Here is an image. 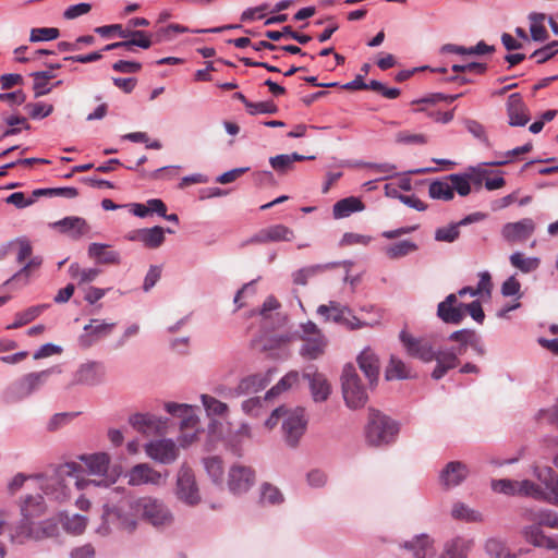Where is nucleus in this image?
<instances>
[{
    "instance_id": "obj_1",
    "label": "nucleus",
    "mask_w": 558,
    "mask_h": 558,
    "mask_svg": "<svg viewBox=\"0 0 558 558\" xmlns=\"http://www.w3.org/2000/svg\"><path fill=\"white\" fill-rule=\"evenodd\" d=\"M34 480L46 496L60 502L70 499L73 488L84 490L90 484H96L95 480L84 477L83 465L75 461L60 464L50 476H37Z\"/></svg>"
},
{
    "instance_id": "obj_2",
    "label": "nucleus",
    "mask_w": 558,
    "mask_h": 558,
    "mask_svg": "<svg viewBox=\"0 0 558 558\" xmlns=\"http://www.w3.org/2000/svg\"><path fill=\"white\" fill-rule=\"evenodd\" d=\"M530 520L534 523L524 527L525 541L558 554V514L549 510H538L530 513Z\"/></svg>"
},
{
    "instance_id": "obj_3",
    "label": "nucleus",
    "mask_w": 558,
    "mask_h": 558,
    "mask_svg": "<svg viewBox=\"0 0 558 558\" xmlns=\"http://www.w3.org/2000/svg\"><path fill=\"white\" fill-rule=\"evenodd\" d=\"M136 499L130 497L121 500L117 505H104L102 523L98 526L96 532L99 535H108L112 526L122 532L132 533L137 529L141 520V512L137 509H128L129 505Z\"/></svg>"
},
{
    "instance_id": "obj_4",
    "label": "nucleus",
    "mask_w": 558,
    "mask_h": 558,
    "mask_svg": "<svg viewBox=\"0 0 558 558\" xmlns=\"http://www.w3.org/2000/svg\"><path fill=\"white\" fill-rule=\"evenodd\" d=\"M21 520L8 529V538L13 545H23L35 542L34 517H39L45 511V502L41 496H26L20 506Z\"/></svg>"
},
{
    "instance_id": "obj_5",
    "label": "nucleus",
    "mask_w": 558,
    "mask_h": 558,
    "mask_svg": "<svg viewBox=\"0 0 558 558\" xmlns=\"http://www.w3.org/2000/svg\"><path fill=\"white\" fill-rule=\"evenodd\" d=\"M534 474L544 488L529 480L517 481V495L547 499L558 505V475L551 468H535Z\"/></svg>"
},
{
    "instance_id": "obj_6",
    "label": "nucleus",
    "mask_w": 558,
    "mask_h": 558,
    "mask_svg": "<svg viewBox=\"0 0 558 558\" xmlns=\"http://www.w3.org/2000/svg\"><path fill=\"white\" fill-rule=\"evenodd\" d=\"M398 433L399 425L396 421L377 410H369L365 427V440L369 446H387L395 441Z\"/></svg>"
},
{
    "instance_id": "obj_7",
    "label": "nucleus",
    "mask_w": 558,
    "mask_h": 558,
    "mask_svg": "<svg viewBox=\"0 0 558 558\" xmlns=\"http://www.w3.org/2000/svg\"><path fill=\"white\" fill-rule=\"evenodd\" d=\"M128 509L140 510L141 519L155 527H166L173 522V515L167 505L151 496L136 497Z\"/></svg>"
},
{
    "instance_id": "obj_8",
    "label": "nucleus",
    "mask_w": 558,
    "mask_h": 558,
    "mask_svg": "<svg viewBox=\"0 0 558 558\" xmlns=\"http://www.w3.org/2000/svg\"><path fill=\"white\" fill-rule=\"evenodd\" d=\"M299 338L303 342L300 354L304 359L316 360L325 354L328 339L314 322L300 325Z\"/></svg>"
},
{
    "instance_id": "obj_9",
    "label": "nucleus",
    "mask_w": 558,
    "mask_h": 558,
    "mask_svg": "<svg viewBox=\"0 0 558 558\" xmlns=\"http://www.w3.org/2000/svg\"><path fill=\"white\" fill-rule=\"evenodd\" d=\"M341 386L343 399L349 408L360 409L366 404L367 392L353 364H347L343 367Z\"/></svg>"
},
{
    "instance_id": "obj_10",
    "label": "nucleus",
    "mask_w": 558,
    "mask_h": 558,
    "mask_svg": "<svg viewBox=\"0 0 558 558\" xmlns=\"http://www.w3.org/2000/svg\"><path fill=\"white\" fill-rule=\"evenodd\" d=\"M49 375L50 371L26 374L7 387L2 396L3 401L15 403L27 398L46 383Z\"/></svg>"
},
{
    "instance_id": "obj_11",
    "label": "nucleus",
    "mask_w": 558,
    "mask_h": 558,
    "mask_svg": "<svg viewBox=\"0 0 558 558\" xmlns=\"http://www.w3.org/2000/svg\"><path fill=\"white\" fill-rule=\"evenodd\" d=\"M78 460L83 463L87 473L92 476H104L101 481H95V486H110L114 484L120 475L119 472L108 474L111 464V457L107 452H95L78 456Z\"/></svg>"
},
{
    "instance_id": "obj_12",
    "label": "nucleus",
    "mask_w": 558,
    "mask_h": 558,
    "mask_svg": "<svg viewBox=\"0 0 558 558\" xmlns=\"http://www.w3.org/2000/svg\"><path fill=\"white\" fill-rule=\"evenodd\" d=\"M306 427L307 418L303 408L284 409L281 429L288 446L296 447L305 434Z\"/></svg>"
},
{
    "instance_id": "obj_13",
    "label": "nucleus",
    "mask_w": 558,
    "mask_h": 558,
    "mask_svg": "<svg viewBox=\"0 0 558 558\" xmlns=\"http://www.w3.org/2000/svg\"><path fill=\"white\" fill-rule=\"evenodd\" d=\"M177 497L189 506H196L201 501V494L193 470L182 464L177 475Z\"/></svg>"
},
{
    "instance_id": "obj_14",
    "label": "nucleus",
    "mask_w": 558,
    "mask_h": 558,
    "mask_svg": "<svg viewBox=\"0 0 558 558\" xmlns=\"http://www.w3.org/2000/svg\"><path fill=\"white\" fill-rule=\"evenodd\" d=\"M125 478L129 486L138 487L143 485L162 486L167 482L168 473H161L148 463H138L132 466Z\"/></svg>"
},
{
    "instance_id": "obj_15",
    "label": "nucleus",
    "mask_w": 558,
    "mask_h": 558,
    "mask_svg": "<svg viewBox=\"0 0 558 558\" xmlns=\"http://www.w3.org/2000/svg\"><path fill=\"white\" fill-rule=\"evenodd\" d=\"M107 368L102 362L87 361L73 373L71 384L74 386L96 387L105 383Z\"/></svg>"
},
{
    "instance_id": "obj_16",
    "label": "nucleus",
    "mask_w": 558,
    "mask_h": 558,
    "mask_svg": "<svg viewBox=\"0 0 558 558\" xmlns=\"http://www.w3.org/2000/svg\"><path fill=\"white\" fill-rule=\"evenodd\" d=\"M317 314L324 318L325 322L332 320L333 323L343 325L349 329H357L364 326L354 315L349 307L342 306L336 301H330L328 304H323L317 307Z\"/></svg>"
},
{
    "instance_id": "obj_17",
    "label": "nucleus",
    "mask_w": 558,
    "mask_h": 558,
    "mask_svg": "<svg viewBox=\"0 0 558 558\" xmlns=\"http://www.w3.org/2000/svg\"><path fill=\"white\" fill-rule=\"evenodd\" d=\"M535 230L536 223L532 218H522L505 223L500 229V235L510 245L522 244L534 234Z\"/></svg>"
},
{
    "instance_id": "obj_18",
    "label": "nucleus",
    "mask_w": 558,
    "mask_h": 558,
    "mask_svg": "<svg viewBox=\"0 0 558 558\" xmlns=\"http://www.w3.org/2000/svg\"><path fill=\"white\" fill-rule=\"evenodd\" d=\"M144 449L148 458L161 464H170L179 456V448L172 439L151 440L145 444Z\"/></svg>"
},
{
    "instance_id": "obj_19",
    "label": "nucleus",
    "mask_w": 558,
    "mask_h": 558,
    "mask_svg": "<svg viewBox=\"0 0 558 558\" xmlns=\"http://www.w3.org/2000/svg\"><path fill=\"white\" fill-rule=\"evenodd\" d=\"M166 230L162 227L155 226L151 228L135 229L125 234V240L130 242H140L147 248H158L165 242ZM168 233H173L171 229H167Z\"/></svg>"
},
{
    "instance_id": "obj_20",
    "label": "nucleus",
    "mask_w": 558,
    "mask_h": 558,
    "mask_svg": "<svg viewBox=\"0 0 558 558\" xmlns=\"http://www.w3.org/2000/svg\"><path fill=\"white\" fill-rule=\"evenodd\" d=\"M255 481V473L250 466L235 464L228 474L229 489L234 494L247 492Z\"/></svg>"
},
{
    "instance_id": "obj_21",
    "label": "nucleus",
    "mask_w": 558,
    "mask_h": 558,
    "mask_svg": "<svg viewBox=\"0 0 558 558\" xmlns=\"http://www.w3.org/2000/svg\"><path fill=\"white\" fill-rule=\"evenodd\" d=\"M400 339L409 355L420 359L423 362H430L435 357L432 344L425 339H417L402 331Z\"/></svg>"
},
{
    "instance_id": "obj_22",
    "label": "nucleus",
    "mask_w": 558,
    "mask_h": 558,
    "mask_svg": "<svg viewBox=\"0 0 558 558\" xmlns=\"http://www.w3.org/2000/svg\"><path fill=\"white\" fill-rule=\"evenodd\" d=\"M437 316L446 324H460L464 318V304L458 303L457 295L451 293L437 306Z\"/></svg>"
},
{
    "instance_id": "obj_23",
    "label": "nucleus",
    "mask_w": 558,
    "mask_h": 558,
    "mask_svg": "<svg viewBox=\"0 0 558 558\" xmlns=\"http://www.w3.org/2000/svg\"><path fill=\"white\" fill-rule=\"evenodd\" d=\"M50 227L73 240L81 239L82 236L86 235L90 230V227L88 226L87 221L84 218L77 216L65 217L61 220L50 223Z\"/></svg>"
},
{
    "instance_id": "obj_24",
    "label": "nucleus",
    "mask_w": 558,
    "mask_h": 558,
    "mask_svg": "<svg viewBox=\"0 0 558 558\" xmlns=\"http://www.w3.org/2000/svg\"><path fill=\"white\" fill-rule=\"evenodd\" d=\"M506 107L510 125L524 126L530 121L529 110L521 94H511L508 97Z\"/></svg>"
},
{
    "instance_id": "obj_25",
    "label": "nucleus",
    "mask_w": 558,
    "mask_h": 558,
    "mask_svg": "<svg viewBox=\"0 0 558 558\" xmlns=\"http://www.w3.org/2000/svg\"><path fill=\"white\" fill-rule=\"evenodd\" d=\"M130 423L138 432L146 435L162 433L167 427L166 418L147 413L134 414L133 416H131Z\"/></svg>"
},
{
    "instance_id": "obj_26",
    "label": "nucleus",
    "mask_w": 558,
    "mask_h": 558,
    "mask_svg": "<svg viewBox=\"0 0 558 558\" xmlns=\"http://www.w3.org/2000/svg\"><path fill=\"white\" fill-rule=\"evenodd\" d=\"M360 369L364 373L369 384L377 381L379 375V359L374 350L366 347L356 357Z\"/></svg>"
},
{
    "instance_id": "obj_27",
    "label": "nucleus",
    "mask_w": 558,
    "mask_h": 558,
    "mask_svg": "<svg viewBox=\"0 0 558 558\" xmlns=\"http://www.w3.org/2000/svg\"><path fill=\"white\" fill-rule=\"evenodd\" d=\"M458 354H462V348H460L458 352L446 350L435 353L434 360H436L437 365L432 373V377L438 380L442 378L449 369L457 367L459 364Z\"/></svg>"
},
{
    "instance_id": "obj_28",
    "label": "nucleus",
    "mask_w": 558,
    "mask_h": 558,
    "mask_svg": "<svg viewBox=\"0 0 558 558\" xmlns=\"http://www.w3.org/2000/svg\"><path fill=\"white\" fill-rule=\"evenodd\" d=\"M402 548L410 551L413 558H433L435 555L433 541L426 534L417 535L411 542H405Z\"/></svg>"
},
{
    "instance_id": "obj_29",
    "label": "nucleus",
    "mask_w": 558,
    "mask_h": 558,
    "mask_svg": "<svg viewBox=\"0 0 558 558\" xmlns=\"http://www.w3.org/2000/svg\"><path fill=\"white\" fill-rule=\"evenodd\" d=\"M304 378L310 381L311 393L315 402H323L328 399L331 393V386L323 374L317 372L313 374L305 373Z\"/></svg>"
},
{
    "instance_id": "obj_30",
    "label": "nucleus",
    "mask_w": 558,
    "mask_h": 558,
    "mask_svg": "<svg viewBox=\"0 0 558 558\" xmlns=\"http://www.w3.org/2000/svg\"><path fill=\"white\" fill-rule=\"evenodd\" d=\"M468 468L465 464L452 461L449 462L440 473V482L446 487L459 485L468 476Z\"/></svg>"
},
{
    "instance_id": "obj_31",
    "label": "nucleus",
    "mask_w": 558,
    "mask_h": 558,
    "mask_svg": "<svg viewBox=\"0 0 558 558\" xmlns=\"http://www.w3.org/2000/svg\"><path fill=\"white\" fill-rule=\"evenodd\" d=\"M165 409L168 413L182 418L181 428H195L198 418L194 414V408L186 403L167 402Z\"/></svg>"
},
{
    "instance_id": "obj_32",
    "label": "nucleus",
    "mask_w": 558,
    "mask_h": 558,
    "mask_svg": "<svg viewBox=\"0 0 558 558\" xmlns=\"http://www.w3.org/2000/svg\"><path fill=\"white\" fill-rule=\"evenodd\" d=\"M87 254L97 264L118 265L121 259L117 251L109 250V245L102 243L89 244Z\"/></svg>"
},
{
    "instance_id": "obj_33",
    "label": "nucleus",
    "mask_w": 558,
    "mask_h": 558,
    "mask_svg": "<svg viewBox=\"0 0 558 558\" xmlns=\"http://www.w3.org/2000/svg\"><path fill=\"white\" fill-rule=\"evenodd\" d=\"M294 232L284 225H274L259 231L255 240L257 242L292 241Z\"/></svg>"
},
{
    "instance_id": "obj_34",
    "label": "nucleus",
    "mask_w": 558,
    "mask_h": 558,
    "mask_svg": "<svg viewBox=\"0 0 558 558\" xmlns=\"http://www.w3.org/2000/svg\"><path fill=\"white\" fill-rule=\"evenodd\" d=\"M365 205L355 196H350L338 201L332 207V216L335 219L349 217L353 213L363 211Z\"/></svg>"
},
{
    "instance_id": "obj_35",
    "label": "nucleus",
    "mask_w": 558,
    "mask_h": 558,
    "mask_svg": "<svg viewBox=\"0 0 558 558\" xmlns=\"http://www.w3.org/2000/svg\"><path fill=\"white\" fill-rule=\"evenodd\" d=\"M428 195L433 199L451 201L454 197V193L452 191V184L450 180H448V175L432 181L428 186Z\"/></svg>"
},
{
    "instance_id": "obj_36",
    "label": "nucleus",
    "mask_w": 558,
    "mask_h": 558,
    "mask_svg": "<svg viewBox=\"0 0 558 558\" xmlns=\"http://www.w3.org/2000/svg\"><path fill=\"white\" fill-rule=\"evenodd\" d=\"M509 262L512 267L520 270L522 274H530L538 269L541 258L536 256H525L522 252H514L509 256Z\"/></svg>"
},
{
    "instance_id": "obj_37",
    "label": "nucleus",
    "mask_w": 558,
    "mask_h": 558,
    "mask_svg": "<svg viewBox=\"0 0 558 558\" xmlns=\"http://www.w3.org/2000/svg\"><path fill=\"white\" fill-rule=\"evenodd\" d=\"M474 546L472 538L456 537L448 542L445 547V554L451 558H468Z\"/></svg>"
},
{
    "instance_id": "obj_38",
    "label": "nucleus",
    "mask_w": 558,
    "mask_h": 558,
    "mask_svg": "<svg viewBox=\"0 0 558 558\" xmlns=\"http://www.w3.org/2000/svg\"><path fill=\"white\" fill-rule=\"evenodd\" d=\"M59 521L64 531L73 535L82 534L88 523V519L85 515L68 513H60Z\"/></svg>"
},
{
    "instance_id": "obj_39",
    "label": "nucleus",
    "mask_w": 558,
    "mask_h": 558,
    "mask_svg": "<svg viewBox=\"0 0 558 558\" xmlns=\"http://www.w3.org/2000/svg\"><path fill=\"white\" fill-rule=\"evenodd\" d=\"M43 264V258L39 256L31 257V259L21 268L16 274H14L5 283L12 282H21L22 286H25L29 282L34 272L39 269Z\"/></svg>"
},
{
    "instance_id": "obj_40",
    "label": "nucleus",
    "mask_w": 558,
    "mask_h": 558,
    "mask_svg": "<svg viewBox=\"0 0 558 558\" xmlns=\"http://www.w3.org/2000/svg\"><path fill=\"white\" fill-rule=\"evenodd\" d=\"M59 517L35 522V542L59 535Z\"/></svg>"
},
{
    "instance_id": "obj_41",
    "label": "nucleus",
    "mask_w": 558,
    "mask_h": 558,
    "mask_svg": "<svg viewBox=\"0 0 558 558\" xmlns=\"http://www.w3.org/2000/svg\"><path fill=\"white\" fill-rule=\"evenodd\" d=\"M451 517L454 520L464 521L469 523L483 521V514L478 510L472 509L463 502H457L453 505L451 509Z\"/></svg>"
},
{
    "instance_id": "obj_42",
    "label": "nucleus",
    "mask_w": 558,
    "mask_h": 558,
    "mask_svg": "<svg viewBox=\"0 0 558 558\" xmlns=\"http://www.w3.org/2000/svg\"><path fill=\"white\" fill-rule=\"evenodd\" d=\"M484 550L488 558H517L511 554L505 543L496 537L486 539Z\"/></svg>"
},
{
    "instance_id": "obj_43",
    "label": "nucleus",
    "mask_w": 558,
    "mask_h": 558,
    "mask_svg": "<svg viewBox=\"0 0 558 558\" xmlns=\"http://www.w3.org/2000/svg\"><path fill=\"white\" fill-rule=\"evenodd\" d=\"M100 274L98 268H82L77 263L69 266V275L77 280L78 284L93 282Z\"/></svg>"
},
{
    "instance_id": "obj_44",
    "label": "nucleus",
    "mask_w": 558,
    "mask_h": 558,
    "mask_svg": "<svg viewBox=\"0 0 558 558\" xmlns=\"http://www.w3.org/2000/svg\"><path fill=\"white\" fill-rule=\"evenodd\" d=\"M545 14L543 13H531L530 20V33L531 37L535 41H544L547 39L548 34L545 27Z\"/></svg>"
},
{
    "instance_id": "obj_45",
    "label": "nucleus",
    "mask_w": 558,
    "mask_h": 558,
    "mask_svg": "<svg viewBox=\"0 0 558 558\" xmlns=\"http://www.w3.org/2000/svg\"><path fill=\"white\" fill-rule=\"evenodd\" d=\"M300 380V375L296 371H291L287 373L278 383L276 386H274L270 390L266 393V399H269L271 397L278 396L283 391H287L294 386L298 385Z\"/></svg>"
},
{
    "instance_id": "obj_46",
    "label": "nucleus",
    "mask_w": 558,
    "mask_h": 558,
    "mask_svg": "<svg viewBox=\"0 0 558 558\" xmlns=\"http://www.w3.org/2000/svg\"><path fill=\"white\" fill-rule=\"evenodd\" d=\"M206 473L215 484H221L223 481V463L219 457H208L203 460Z\"/></svg>"
},
{
    "instance_id": "obj_47",
    "label": "nucleus",
    "mask_w": 558,
    "mask_h": 558,
    "mask_svg": "<svg viewBox=\"0 0 558 558\" xmlns=\"http://www.w3.org/2000/svg\"><path fill=\"white\" fill-rule=\"evenodd\" d=\"M416 250L417 245L414 242L403 240L385 247V254L391 259H397L407 256Z\"/></svg>"
},
{
    "instance_id": "obj_48",
    "label": "nucleus",
    "mask_w": 558,
    "mask_h": 558,
    "mask_svg": "<svg viewBox=\"0 0 558 558\" xmlns=\"http://www.w3.org/2000/svg\"><path fill=\"white\" fill-rule=\"evenodd\" d=\"M201 400L208 416L222 417L228 413L229 408L227 403L216 399L215 397L202 395Z\"/></svg>"
},
{
    "instance_id": "obj_49",
    "label": "nucleus",
    "mask_w": 558,
    "mask_h": 558,
    "mask_svg": "<svg viewBox=\"0 0 558 558\" xmlns=\"http://www.w3.org/2000/svg\"><path fill=\"white\" fill-rule=\"evenodd\" d=\"M385 376L388 380L405 379L411 377V373L403 361L392 356L386 368Z\"/></svg>"
},
{
    "instance_id": "obj_50",
    "label": "nucleus",
    "mask_w": 558,
    "mask_h": 558,
    "mask_svg": "<svg viewBox=\"0 0 558 558\" xmlns=\"http://www.w3.org/2000/svg\"><path fill=\"white\" fill-rule=\"evenodd\" d=\"M8 250H14L16 252V260L17 263H24L27 258L32 256L33 248L28 240L21 238L8 243L4 247L3 255Z\"/></svg>"
},
{
    "instance_id": "obj_51",
    "label": "nucleus",
    "mask_w": 558,
    "mask_h": 558,
    "mask_svg": "<svg viewBox=\"0 0 558 558\" xmlns=\"http://www.w3.org/2000/svg\"><path fill=\"white\" fill-rule=\"evenodd\" d=\"M265 36L271 40H280L281 38H292L300 43L301 45H305L311 40V36L294 32L291 28V26H284L281 32L267 31L265 33Z\"/></svg>"
},
{
    "instance_id": "obj_52",
    "label": "nucleus",
    "mask_w": 558,
    "mask_h": 558,
    "mask_svg": "<svg viewBox=\"0 0 558 558\" xmlns=\"http://www.w3.org/2000/svg\"><path fill=\"white\" fill-rule=\"evenodd\" d=\"M265 387V380L260 375H251L243 378L236 389L235 396H240L242 393L257 392L258 390Z\"/></svg>"
},
{
    "instance_id": "obj_53",
    "label": "nucleus",
    "mask_w": 558,
    "mask_h": 558,
    "mask_svg": "<svg viewBox=\"0 0 558 558\" xmlns=\"http://www.w3.org/2000/svg\"><path fill=\"white\" fill-rule=\"evenodd\" d=\"M253 437L252 428L248 424L243 423L240 427L230 435V446L235 454L241 456V445L245 439Z\"/></svg>"
},
{
    "instance_id": "obj_54",
    "label": "nucleus",
    "mask_w": 558,
    "mask_h": 558,
    "mask_svg": "<svg viewBox=\"0 0 558 558\" xmlns=\"http://www.w3.org/2000/svg\"><path fill=\"white\" fill-rule=\"evenodd\" d=\"M114 327V323L92 319L89 324L85 325L84 330L87 332V336L98 339L110 335Z\"/></svg>"
},
{
    "instance_id": "obj_55",
    "label": "nucleus",
    "mask_w": 558,
    "mask_h": 558,
    "mask_svg": "<svg viewBox=\"0 0 558 558\" xmlns=\"http://www.w3.org/2000/svg\"><path fill=\"white\" fill-rule=\"evenodd\" d=\"M448 180L452 184V191L457 192L460 196H468L471 193L470 180L465 173H453L448 175Z\"/></svg>"
},
{
    "instance_id": "obj_56",
    "label": "nucleus",
    "mask_w": 558,
    "mask_h": 558,
    "mask_svg": "<svg viewBox=\"0 0 558 558\" xmlns=\"http://www.w3.org/2000/svg\"><path fill=\"white\" fill-rule=\"evenodd\" d=\"M326 268L327 266L324 265H312L303 267L293 274V282L296 284L305 286L310 278L314 277L318 272H322Z\"/></svg>"
},
{
    "instance_id": "obj_57",
    "label": "nucleus",
    "mask_w": 558,
    "mask_h": 558,
    "mask_svg": "<svg viewBox=\"0 0 558 558\" xmlns=\"http://www.w3.org/2000/svg\"><path fill=\"white\" fill-rule=\"evenodd\" d=\"M59 36L60 32L56 27L33 28L29 34V41H50L57 39Z\"/></svg>"
},
{
    "instance_id": "obj_58",
    "label": "nucleus",
    "mask_w": 558,
    "mask_h": 558,
    "mask_svg": "<svg viewBox=\"0 0 558 558\" xmlns=\"http://www.w3.org/2000/svg\"><path fill=\"white\" fill-rule=\"evenodd\" d=\"M168 26H169L170 33H179V34L189 33V32L195 33V34H204V33L217 34V33H221L226 29L239 27L238 25H225V26H218V27H211V28L190 29L189 27L180 25V24H170Z\"/></svg>"
},
{
    "instance_id": "obj_59",
    "label": "nucleus",
    "mask_w": 558,
    "mask_h": 558,
    "mask_svg": "<svg viewBox=\"0 0 558 558\" xmlns=\"http://www.w3.org/2000/svg\"><path fill=\"white\" fill-rule=\"evenodd\" d=\"M283 500V496L280 490L270 485L263 484L260 488V501L263 504L276 505Z\"/></svg>"
},
{
    "instance_id": "obj_60",
    "label": "nucleus",
    "mask_w": 558,
    "mask_h": 558,
    "mask_svg": "<svg viewBox=\"0 0 558 558\" xmlns=\"http://www.w3.org/2000/svg\"><path fill=\"white\" fill-rule=\"evenodd\" d=\"M25 109L32 119H44L51 114L53 106L45 102H29Z\"/></svg>"
},
{
    "instance_id": "obj_61",
    "label": "nucleus",
    "mask_w": 558,
    "mask_h": 558,
    "mask_svg": "<svg viewBox=\"0 0 558 558\" xmlns=\"http://www.w3.org/2000/svg\"><path fill=\"white\" fill-rule=\"evenodd\" d=\"M490 162L478 165L477 167H470L465 173L468 179L470 180V184H474L477 187H481L483 182L485 183V179L488 175V171L485 166H488Z\"/></svg>"
},
{
    "instance_id": "obj_62",
    "label": "nucleus",
    "mask_w": 558,
    "mask_h": 558,
    "mask_svg": "<svg viewBox=\"0 0 558 558\" xmlns=\"http://www.w3.org/2000/svg\"><path fill=\"white\" fill-rule=\"evenodd\" d=\"M460 234V231H459V225H450V226H447V227H441V228H438L436 231H435V240L438 241V242H448V243H451L453 242L454 240L458 239Z\"/></svg>"
},
{
    "instance_id": "obj_63",
    "label": "nucleus",
    "mask_w": 558,
    "mask_h": 558,
    "mask_svg": "<svg viewBox=\"0 0 558 558\" xmlns=\"http://www.w3.org/2000/svg\"><path fill=\"white\" fill-rule=\"evenodd\" d=\"M372 236L366 234H360L354 232H347L343 234L340 240L341 246H353V245H362L366 246L371 243Z\"/></svg>"
},
{
    "instance_id": "obj_64",
    "label": "nucleus",
    "mask_w": 558,
    "mask_h": 558,
    "mask_svg": "<svg viewBox=\"0 0 558 558\" xmlns=\"http://www.w3.org/2000/svg\"><path fill=\"white\" fill-rule=\"evenodd\" d=\"M558 53V41H551L550 44L535 50L531 58H534L537 63H544Z\"/></svg>"
}]
</instances>
